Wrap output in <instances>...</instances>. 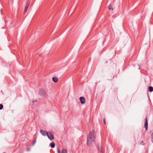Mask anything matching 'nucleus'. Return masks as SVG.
<instances>
[{"label":"nucleus","mask_w":153,"mask_h":153,"mask_svg":"<svg viewBox=\"0 0 153 153\" xmlns=\"http://www.w3.org/2000/svg\"><path fill=\"white\" fill-rule=\"evenodd\" d=\"M96 134L94 130H92L87 136V144L88 146H91L92 143L95 142Z\"/></svg>","instance_id":"1"},{"label":"nucleus","mask_w":153,"mask_h":153,"mask_svg":"<svg viewBox=\"0 0 153 153\" xmlns=\"http://www.w3.org/2000/svg\"><path fill=\"white\" fill-rule=\"evenodd\" d=\"M39 94L43 97L46 98L48 97V94L46 91L43 89L41 88L39 90Z\"/></svg>","instance_id":"2"},{"label":"nucleus","mask_w":153,"mask_h":153,"mask_svg":"<svg viewBox=\"0 0 153 153\" xmlns=\"http://www.w3.org/2000/svg\"><path fill=\"white\" fill-rule=\"evenodd\" d=\"M47 135L48 138L50 140H52L54 139L53 133L52 131H51L47 133Z\"/></svg>","instance_id":"3"},{"label":"nucleus","mask_w":153,"mask_h":153,"mask_svg":"<svg viewBox=\"0 0 153 153\" xmlns=\"http://www.w3.org/2000/svg\"><path fill=\"white\" fill-rule=\"evenodd\" d=\"M29 4H30V2L29 1H27L26 4V6H25V10L24 11V13H25L26 12L29 6Z\"/></svg>","instance_id":"4"},{"label":"nucleus","mask_w":153,"mask_h":153,"mask_svg":"<svg viewBox=\"0 0 153 153\" xmlns=\"http://www.w3.org/2000/svg\"><path fill=\"white\" fill-rule=\"evenodd\" d=\"M79 100L82 104H83L85 103V99L83 97H80L79 98Z\"/></svg>","instance_id":"5"},{"label":"nucleus","mask_w":153,"mask_h":153,"mask_svg":"<svg viewBox=\"0 0 153 153\" xmlns=\"http://www.w3.org/2000/svg\"><path fill=\"white\" fill-rule=\"evenodd\" d=\"M145 121L144 127L145 128L146 130L148 128V122L147 118L146 117L145 119Z\"/></svg>","instance_id":"6"},{"label":"nucleus","mask_w":153,"mask_h":153,"mask_svg":"<svg viewBox=\"0 0 153 153\" xmlns=\"http://www.w3.org/2000/svg\"><path fill=\"white\" fill-rule=\"evenodd\" d=\"M40 131L41 133L44 136H46L47 135V133H48L47 132H46L45 131L42 130H40Z\"/></svg>","instance_id":"7"},{"label":"nucleus","mask_w":153,"mask_h":153,"mask_svg":"<svg viewBox=\"0 0 153 153\" xmlns=\"http://www.w3.org/2000/svg\"><path fill=\"white\" fill-rule=\"evenodd\" d=\"M108 8L109 10H111V11L112 12L113 10V6L111 4H109L108 6Z\"/></svg>","instance_id":"8"},{"label":"nucleus","mask_w":153,"mask_h":153,"mask_svg":"<svg viewBox=\"0 0 153 153\" xmlns=\"http://www.w3.org/2000/svg\"><path fill=\"white\" fill-rule=\"evenodd\" d=\"M52 80L53 81L55 82H57L58 81V79L56 77H53L52 78Z\"/></svg>","instance_id":"9"},{"label":"nucleus","mask_w":153,"mask_h":153,"mask_svg":"<svg viewBox=\"0 0 153 153\" xmlns=\"http://www.w3.org/2000/svg\"><path fill=\"white\" fill-rule=\"evenodd\" d=\"M148 90L150 92H152L153 91V87L151 86H149L148 87Z\"/></svg>","instance_id":"10"},{"label":"nucleus","mask_w":153,"mask_h":153,"mask_svg":"<svg viewBox=\"0 0 153 153\" xmlns=\"http://www.w3.org/2000/svg\"><path fill=\"white\" fill-rule=\"evenodd\" d=\"M50 145L52 148H54L55 146V144L53 142H52L50 143Z\"/></svg>","instance_id":"11"},{"label":"nucleus","mask_w":153,"mask_h":153,"mask_svg":"<svg viewBox=\"0 0 153 153\" xmlns=\"http://www.w3.org/2000/svg\"><path fill=\"white\" fill-rule=\"evenodd\" d=\"M61 153H67V152L66 149H64L62 150Z\"/></svg>","instance_id":"12"},{"label":"nucleus","mask_w":153,"mask_h":153,"mask_svg":"<svg viewBox=\"0 0 153 153\" xmlns=\"http://www.w3.org/2000/svg\"><path fill=\"white\" fill-rule=\"evenodd\" d=\"M140 144L142 145H145V143H144V141L143 140H142L140 142Z\"/></svg>","instance_id":"13"},{"label":"nucleus","mask_w":153,"mask_h":153,"mask_svg":"<svg viewBox=\"0 0 153 153\" xmlns=\"http://www.w3.org/2000/svg\"><path fill=\"white\" fill-rule=\"evenodd\" d=\"M151 140L152 142L153 143V132H152V135H151Z\"/></svg>","instance_id":"14"},{"label":"nucleus","mask_w":153,"mask_h":153,"mask_svg":"<svg viewBox=\"0 0 153 153\" xmlns=\"http://www.w3.org/2000/svg\"><path fill=\"white\" fill-rule=\"evenodd\" d=\"M27 152H29L30 150V148H28L27 149Z\"/></svg>","instance_id":"15"},{"label":"nucleus","mask_w":153,"mask_h":153,"mask_svg":"<svg viewBox=\"0 0 153 153\" xmlns=\"http://www.w3.org/2000/svg\"><path fill=\"white\" fill-rule=\"evenodd\" d=\"M103 121L104 124L105 125L106 124L105 121V118H104L103 119Z\"/></svg>","instance_id":"16"},{"label":"nucleus","mask_w":153,"mask_h":153,"mask_svg":"<svg viewBox=\"0 0 153 153\" xmlns=\"http://www.w3.org/2000/svg\"><path fill=\"white\" fill-rule=\"evenodd\" d=\"M37 101V100H34L32 101V102H36Z\"/></svg>","instance_id":"17"},{"label":"nucleus","mask_w":153,"mask_h":153,"mask_svg":"<svg viewBox=\"0 0 153 153\" xmlns=\"http://www.w3.org/2000/svg\"><path fill=\"white\" fill-rule=\"evenodd\" d=\"M3 106H0V110L2 109L3 108Z\"/></svg>","instance_id":"18"},{"label":"nucleus","mask_w":153,"mask_h":153,"mask_svg":"<svg viewBox=\"0 0 153 153\" xmlns=\"http://www.w3.org/2000/svg\"><path fill=\"white\" fill-rule=\"evenodd\" d=\"M57 152L58 153H60V152L59 149H58L57 150Z\"/></svg>","instance_id":"19"},{"label":"nucleus","mask_w":153,"mask_h":153,"mask_svg":"<svg viewBox=\"0 0 153 153\" xmlns=\"http://www.w3.org/2000/svg\"><path fill=\"white\" fill-rule=\"evenodd\" d=\"M36 143V140H34L33 142V145H34L35 143Z\"/></svg>","instance_id":"20"},{"label":"nucleus","mask_w":153,"mask_h":153,"mask_svg":"<svg viewBox=\"0 0 153 153\" xmlns=\"http://www.w3.org/2000/svg\"><path fill=\"white\" fill-rule=\"evenodd\" d=\"M39 56H42V54H39Z\"/></svg>","instance_id":"21"},{"label":"nucleus","mask_w":153,"mask_h":153,"mask_svg":"<svg viewBox=\"0 0 153 153\" xmlns=\"http://www.w3.org/2000/svg\"><path fill=\"white\" fill-rule=\"evenodd\" d=\"M0 105H3L2 104H0Z\"/></svg>","instance_id":"22"}]
</instances>
